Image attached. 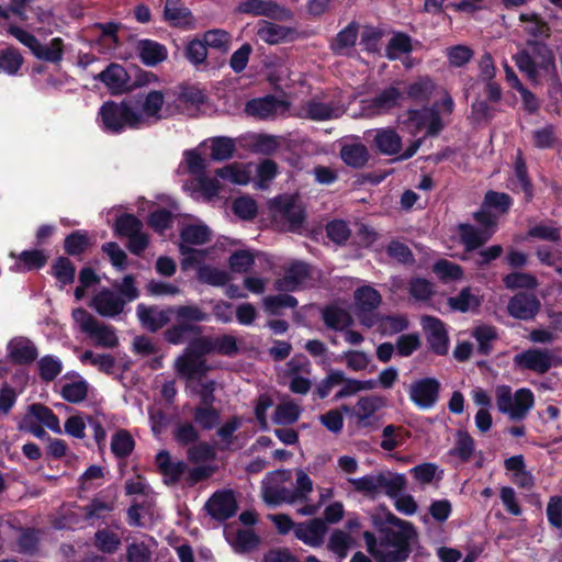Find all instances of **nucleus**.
Returning a JSON list of instances; mask_svg holds the SVG:
<instances>
[{
	"label": "nucleus",
	"mask_w": 562,
	"mask_h": 562,
	"mask_svg": "<svg viewBox=\"0 0 562 562\" xmlns=\"http://www.w3.org/2000/svg\"><path fill=\"white\" fill-rule=\"evenodd\" d=\"M372 525L376 533L363 532L368 553L376 562H404L417 542L418 535L412 522L400 519L391 512L373 514Z\"/></svg>",
	"instance_id": "nucleus-1"
},
{
	"label": "nucleus",
	"mask_w": 562,
	"mask_h": 562,
	"mask_svg": "<svg viewBox=\"0 0 562 562\" xmlns=\"http://www.w3.org/2000/svg\"><path fill=\"white\" fill-rule=\"evenodd\" d=\"M180 167L186 168L187 172L196 178L205 173L207 160L199 153L198 149H191L184 151Z\"/></svg>",
	"instance_id": "nucleus-52"
},
{
	"label": "nucleus",
	"mask_w": 562,
	"mask_h": 562,
	"mask_svg": "<svg viewBox=\"0 0 562 562\" xmlns=\"http://www.w3.org/2000/svg\"><path fill=\"white\" fill-rule=\"evenodd\" d=\"M30 415L53 432L61 434L59 419L50 408L42 404H33L30 406Z\"/></svg>",
	"instance_id": "nucleus-45"
},
{
	"label": "nucleus",
	"mask_w": 562,
	"mask_h": 562,
	"mask_svg": "<svg viewBox=\"0 0 562 562\" xmlns=\"http://www.w3.org/2000/svg\"><path fill=\"white\" fill-rule=\"evenodd\" d=\"M380 303V293L371 286H362L355 292L356 314L363 326H375L374 311Z\"/></svg>",
	"instance_id": "nucleus-15"
},
{
	"label": "nucleus",
	"mask_w": 562,
	"mask_h": 562,
	"mask_svg": "<svg viewBox=\"0 0 562 562\" xmlns=\"http://www.w3.org/2000/svg\"><path fill=\"white\" fill-rule=\"evenodd\" d=\"M325 370L327 371V375L318 383L316 387V394L319 398L327 397L335 386L341 384L345 381L344 371L335 370L330 367Z\"/></svg>",
	"instance_id": "nucleus-57"
},
{
	"label": "nucleus",
	"mask_w": 562,
	"mask_h": 562,
	"mask_svg": "<svg viewBox=\"0 0 562 562\" xmlns=\"http://www.w3.org/2000/svg\"><path fill=\"white\" fill-rule=\"evenodd\" d=\"M10 256L15 259L14 263L10 267V271L16 273L41 269L47 261L46 255L37 249L24 250L18 256L12 252Z\"/></svg>",
	"instance_id": "nucleus-31"
},
{
	"label": "nucleus",
	"mask_w": 562,
	"mask_h": 562,
	"mask_svg": "<svg viewBox=\"0 0 562 562\" xmlns=\"http://www.w3.org/2000/svg\"><path fill=\"white\" fill-rule=\"evenodd\" d=\"M271 207L285 218L292 226H299L304 218L302 207L291 195H280L271 201Z\"/></svg>",
	"instance_id": "nucleus-30"
},
{
	"label": "nucleus",
	"mask_w": 562,
	"mask_h": 562,
	"mask_svg": "<svg viewBox=\"0 0 562 562\" xmlns=\"http://www.w3.org/2000/svg\"><path fill=\"white\" fill-rule=\"evenodd\" d=\"M95 79L104 83L113 93H119L127 87L130 77L123 66L112 63L99 72Z\"/></svg>",
	"instance_id": "nucleus-29"
},
{
	"label": "nucleus",
	"mask_w": 562,
	"mask_h": 562,
	"mask_svg": "<svg viewBox=\"0 0 562 562\" xmlns=\"http://www.w3.org/2000/svg\"><path fill=\"white\" fill-rule=\"evenodd\" d=\"M210 235V228L202 223L189 224L182 228L180 234V252L182 255L181 267L183 270L198 266L204 260L205 252L193 249L192 246L207 243Z\"/></svg>",
	"instance_id": "nucleus-8"
},
{
	"label": "nucleus",
	"mask_w": 562,
	"mask_h": 562,
	"mask_svg": "<svg viewBox=\"0 0 562 562\" xmlns=\"http://www.w3.org/2000/svg\"><path fill=\"white\" fill-rule=\"evenodd\" d=\"M422 326L431 350L437 355H445L449 347L445 324L434 316H424L422 318Z\"/></svg>",
	"instance_id": "nucleus-19"
},
{
	"label": "nucleus",
	"mask_w": 562,
	"mask_h": 562,
	"mask_svg": "<svg viewBox=\"0 0 562 562\" xmlns=\"http://www.w3.org/2000/svg\"><path fill=\"white\" fill-rule=\"evenodd\" d=\"M136 52L140 61L148 67H155L168 57L165 45L148 38L139 40L136 43Z\"/></svg>",
	"instance_id": "nucleus-26"
},
{
	"label": "nucleus",
	"mask_w": 562,
	"mask_h": 562,
	"mask_svg": "<svg viewBox=\"0 0 562 562\" xmlns=\"http://www.w3.org/2000/svg\"><path fill=\"white\" fill-rule=\"evenodd\" d=\"M286 103L273 95L252 99L245 106L248 115L260 120L274 119L286 112Z\"/></svg>",
	"instance_id": "nucleus-18"
},
{
	"label": "nucleus",
	"mask_w": 562,
	"mask_h": 562,
	"mask_svg": "<svg viewBox=\"0 0 562 562\" xmlns=\"http://www.w3.org/2000/svg\"><path fill=\"white\" fill-rule=\"evenodd\" d=\"M198 279L210 285L222 286L229 281V274L225 270H221L218 268L200 266L198 268Z\"/></svg>",
	"instance_id": "nucleus-56"
},
{
	"label": "nucleus",
	"mask_w": 562,
	"mask_h": 562,
	"mask_svg": "<svg viewBox=\"0 0 562 562\" xmlns=\"http://www.w3.org/2000/svg\"><path fill=\"white\" fill-rule=\"evenodd\" d=\"M510 188L513 190H522L527 198H531V184L527 176L525 161L519 154L515 161L514 177L510 179Z\"/></svg>",
	"instance_id": "nucleus-54"
},
{
	"label": "nucleus",
	"mask_w": 562,
	"mask_h": 562,
	"mask_svg": "<svg viewBox=\"0 0 562 562\" xmlns=\"http://www.w3.org/2000/svg\"><path fill=\"white\" fill-rule=\"evenodd\" d=\"M495 396L497 409L512 420L524 419L535 404L532 392L526 387L513 393L508 385H498Z\"/></svg>",
	"instance_id": "nucleus-7"
},
{
	"label": "nucleus",
	"mask_w": 562,
	"mask_h": 562,
	"mask_svg": "<svg viewBox=\"0 0 562 562\" xmlns=\"http://www.w3.org/2000/svg\"><path fill=\"white\" fill-rule=\"evenodd\" d=\"M311 373V363L308 359L303 355H295L291 360H289L284 367L281 369V376L283 379L290 378L297 374L310 375Z\"/></svg>",
	"instance_id": "nucleus-63"
},
{
	"label": "nucleus",
	"mask_w": 562,
	"mask_h": 562,
	"mask_svg": "<svg viewBox=\"0 0 562 562\" xmlns=\"http://www.w3.org/2000/svg\"><path fill=\"white\" fill-rule=\"evenodd\" d=\"M165 20L175 27L194 29L195 19L191 11L180 0H166L164 8Z\"/></svg>",
	"instance_id": "nucleus-23"
},
{
	"label": "nucleus",
	"mask_w": 562,
	"mask_h": 562,
	"mask_svg": "<svg viewBox=\"0 0 562 562\" xmlns=\"http://www.w3.org/2000/svg\"><path fill=\"white\" fill-rule=\"evenodd\" d=\"M134 449V440L126 430H119L114 434L111 441V450L117 458H125Z\"/></svg>",
	"instance_id": "nucleus-60"
},
{
	"label": "nucleus",
	"mask_w": 562,
	"mask_h": 562,
	"mask_svg": "<svg viewBox=\"0 0 562 562\" xmlns=\"http://www.w3.org/2000/svg\"><path fill=\"white\" fill-rule=\"evenodd\" d=\"M61 396L70 403H79L83 401L88 394V384L85 380L79 379L61 386Z\"/></svg>",
	"instance_id": "nucleus-59"
},
{
	"label": "nucleus",
	"mask_w": 562,
	"mask_h": 562,
	"mask_svg": "<svg viewBox=\"0 0 562 562\" xmlns=\"http://www.w3.org/2000/svg\"><path fill=\"white\" fill-rule=\"evenodd\" d=\"M188 392L191 395H198L201 400L200 406L212 405L215 401V382L213 380L188 383Z\"/></svg>",
	"instance_id": "nucleus-49"
},
{
	"label": "nucleus",
	"mask_w": 562,
	"mask_h": 562,
	"mask_svg": "<svg viewBox=\"0 0 562 562\" xmlns=\"http://www.w3.org/2000/svg\"><path fill=\"white\" fill-rule=\"evenodd\" d=\"M136 314L142 325L150 330L156 331L162 328L172 317L171 307L158 308L155 306L147 307L144 304H138Z\"/></svg>",
	"instance_id": "nucleus-24"
},
{
	"label": "nucleus",
	"mask_w": 562,
	"mask_h": 562,
	"mask_svg": "<svg viewBox=\"0 0 562 562\" xmlns=\"http://www.w3.org/2000/svg\"><path fill=\"white\" fill-rule=\"evenodd\" d=\"M304 111L307 117L315 121H326L340 116L344 113L342 106L319 101H310L305 104Z\"/></svg>",
	"instance_id": "nucleus-35"
},
{
	"label": "nucleus",
	"mask_w": 562,
	"mask_h": 562,
	"mask_svg": "<svg viewBox=\"0 0 562 562\" xmlns=\"http://www.w3.org/2000/svg\"><path fill=\"white\" fill-rule=\"evenodd\" d=\"M40 375L45 381H53L63 370V363L59 358L55 356H44L38 360Z\"/></svg>",
	"instance_id": "nucleus-64"
},
{
	"label": "nucleus",
	"mask_w": 562,
	"mask_h": 562,
	"mask_svg": "<svg viewBox=\"0 0 562 562\" xmlns=\"http://www.w3.org/2000/svg\"><path fill=\"white\" fill-rule=\"evenodd\" d=\"M240 13L262 15L277 21H289L293 18L291 10L273 0H245L237 7Z\"/></svg>",
	"instance_id": "nucleus-16"
},
{
	"label": "nucleus",
	"mask_w": 562,
	"mask_h": 562,
	"mask_svg": "<svg viewBox=\"0 0 562 562\" xmlns=\"http://www.w3.org/2000/svg\"><path fill=\"white\" fill-rule=\"evenodd\" d=\"M87 424L93 431V438L98 446L105 443L108 429L114 426L113 418L104 413L97 412L87 418Z\"/></svg>",
	"instance_id": "nucleus-40"
},
{
	"label": "nucleus",
	"mask_w": 562,
	"mask_h": 562,
	"mask_svg": "<svg viewBox=\"0 0 562 562\" xmlns=\"http://www.w3.org/2000/svg\"><path fill=\"white\" fill-rule=\"evenodd\" d=\"M156 463L165 477V482L168 484L179 481L187 470L186 462L173 461L166 450L157 453Z\"/></svg>",
	"instance_id": "nucleus-32"
},
{
	"label": "nucleus",
	"mask_w": 562,
	"mask_h": 562,
	"mask_svg": "<svg viewBox=\"0 0 562 562\" xmlns=\"http://www.w3.org/2000/svg\"><path fill=\"white\" fill-rule=\"evenodd\" d=\"M255 172V165L248 162H232L217 169L216 176L225 181L237 186L248 184Z\"/></svg>",
	"instance_id": "nucleus-27"
},
{
	"label": "nucleus",
	"mask_w": 562,
	"mask_h": 562,
	"mask_svg": "<svg viewBox=\"0 0 562 562\" xmlns=\"http://www.w3.org/2000/svg\"><path fill=\"white\" fill-rule=\"evenodd\" d=\"M403 99V93L398 88L391 86L382 90L372 99L362 101V112L367 116L382 115L395 108Z\"/></svg>",
	"instance_id": "nucleus-17"
},
{
	"label": "nucleus",
	"mask_w": 562,
	"mask_h": 562,
	"mask_svg": "<svg viewBox=\"0 0 562 562\" xmlns=\"http://www.w3.org/2000/svg\"><path fill=\"white\" fill-rule=\"evenodd\" d=\"M308 277V266L303 262H293L285 270L283 278L276 281L278 291L293 292L297 290Z\"/></svg>",
	"instance_id": "nucleus-28"
},
{
	"label": "nucleus",
	"mask_w": 562,
	"mask_h": 562,
	"mask_svg": "<svg viewBox=\"0 0 562 562\" xmlns=\"http://www.w3.org/2000/svg\"><path fill=\"white\" fill-rule=\"evenodd\" d=\"M99 115L102 122V130L108 133L119 134L125 128H134L127 102H105L100 108Z\"/></svg>",
	"instance_id": "nucleus-10"
},
{
	"label": "nucleus",
	"mask_w": 562,
	"mask_h": 562,
	"mask_svg": "<svg viewBox=\"0 0 562 562\" xmlns=\"http://www.w3.org/2000/svg\"><path fill=\"white\" fill-rule=\"evenodd\" d=\"M33 55L45 61L58 63L63 58V41L59 37H55L45 45L40 42Z\"/></svg>",
	"instance_id": "nucleus-48"
},
{
	"label": "nucleus",
	"mask_w": 562,
	"mask_h": 562,
	"mask_svg": "<svg viewBox=\"0 0 562 562\" xmlns=\"http://www.w3.org/2000/svg\"><path fill=\"white\" fill-rule=\"evenodd\" d=\"M81 361L97 367L104 373H112L115 368V360L108 353H95L87 350L81 355Z\"/></svg>",
	"instance_id": "nucleus-61"
},
{
	"label": "nucleus",
	"mask_w": 562,
	"mask_h": 562,
	"mask_svg": "<svg viewBox=\"0 0 562 562\" xmlns=\"http://www.w3.org/2000/svg\"><path fill=\"white\" fill-rule=\"evenodd\" d=\"M514 362L521 369L544 373L550 368L560 366L562 360L551 350L532 348L517 353Z\"/></svg>",
	"instance_id": "nucleus-12"
},
{
	"label": "nucleus",
	"mask_w": 562,
	"mask_h": 562,
	"mask_svg": "<svg viewBox=\"0 0 562 562\" xmlns=\"http://www.w3.org/2000/svg\"><path fill=\"white\" fill-rule=\"evenodd\" d=\"M313 486L314 484L311 477L303 470H297L293 488L285 487L278 483H266L262 487V497L268 505L272 506L282 503H305L313 492Z\"/></svg>",
	"instance_id": "nucleus-4"
},
{
	"label": "nucleus",
	"mask_w": 562,
	"mask_h": 562,
	"mask_svg": "<svg viewBox=\"0 0 562 562\" xmlns=\"http://www.w3.org/2000/svg\"><path fill=\"white\" fill-rule=\"evenodd\" d=\"M340 156L348 166L353 168H360L368 161V150L362 144L345 145Z\"/></svg>",
	"instance_id": "nucleus-47"
},
{
	"label": "nucleus",
	"mask_w": 562,
	"mask_h": 562,
	"mask_svg": "<svg viewBox=\"0 0 562 562\" xmlns=\"http://www.w3.org/2000/svg\"><path fill=\"white\" fill-rule=\"evenodd\" d=\"M115 234L121 237H131L143 228L142 222L134 215L123 214L115 222Z\"/></svg>",
	"instance_id": "nucleus-62"
},
{
	"label": "nucleus",
	"mask_w": 562,
	"mask_h": 562,
	"mask_svg": "<svg viewBox=\"0 0 562 562\" xmlns=\"http://www.w3.org/2000/svg\"><path fill=\"white\" fill-rule=\"evenodd\" d=\"M172 317L177 323L190 324L209 319V315L196 305L171 306Z\"/></svg>",
	"instance_id": "nucleus-42"
},
{
	"label": "nucleus",
	"mask_w": 562,
	"mask_h": 562,
	"mask_svg": "<svg viewBox=\"0 0 562 562\" xmlns=\"http://www.w3.org/2000/svg\"><path fill=\"white\" fill-rule=\"evenodd\" d=\"M353 488L367 496L375 497L381 494L396 496L405 488L406 480L403 474L380 472L361 477L349 479Z\"/></svg>",
	"instance_id": "nucleus-5"
},
{
	"label": "nucleus",
	"mask_w": 562,
	"mask_h": 562,
	"mask_svg": "<svg viewBox=\"0 0 562 562\" xmlns=\"http://www.w3.org/2000/svg\"><path fill=\"white\" fill-rule=\"evenodd\" d=\"M304 349L316 360V363L323 369L331 367L334 361L333 352H330L327 346L317 339L307 340L304 345Z\"/></svg>",
	"instance_id": "nucleus-46"
},
{
	"label": "nucleus",
	"mask_w": 562,
	"mask_h": 562,
	"mask_svg": "<svg viewBox=\"0 0 562 562\" xmlns=\"http://www.w3.org/2000/svg\"><path fill=\"white\" fill-rule=\"evenodd\" d=\"M138 295L134 277L127 274L121 282H114L112 289L101 288L92 296L89 306L102 317L116 318L124 312L126 304Z\"/></svg>",
	"instance_id": "nucleus-3"
},
{
	"label": "nucleus",
	"mask_w": 562,
	"mask_h": 562,
	"mask_svg": "<svg viewBox=\"0 0 562 562\" xmlns=\"http://www.w3.org/2000/svg\"><path fill=\"white\" fill-rule=\"evenodd\" d=\"M184 189L190 191L195 199L203 198L210 200L217 195L220 186L216 178H210L203 173L192 181L187 182Z\"/></svg>",
	"instance_id": "nucleus-33"
},
{
	"label": "nucleus",
	"mask_w": 562,
	"mask_h": 562,
	"mask_svg": "<svg viewBox=\"0 0 562 562\" xmlns=\"http://www.w3.org/2000/svg\"><path fill=\"white\" fill-rule=\"evenodd\" d=\"M203 144H209L211 149L210 156L215 161L228 160L233 157L236 149L235 140L226 136L212 137Z\"/></svg>",
	"instance_id": "nucleus-37"
},
{
	"label": "nucleus",
	"mask_w": 562,
	"mask_h": 562,
	"mask_svg": "<svg viewBox=\"0 0 562 562\" xmlns=\"http://www.w3.org/2000/svg\"><path fill=\"white\" fill-rule=\"evenodd\" d=\"M327 527L324 520L314 518L294 527L295 537L310 547H319L324 542Z\"/></svg>",
	"instance_id": "nucleus-22"
},
{
	"label": "nucleus",
	"mask_w": 562,
	"mask_h": 562,
	"mask_svg": "<svg viewBox=\"0 0 562 562\" xmlns=\"http://www.w3.org/2000/svg\"><path fill=\"white\" fill-rule=\"evenodd\" d=\"M175 369L179 376L187 380L188 383L199 379L209 370L206 362L203 358L188 351L177 358Z\"/></svg>",
	"instance_id": "nucleus-21"
},
{
	"label": "nucleus",
	"mask_w": 562,
	"mask_h": 562,
	"mask_svg": "<svg viewBox=\"0 0 562 562\" xmlns=\"http://www.w3.org/2000/svg\"><path fill=\"white\" fill-rule=\"evenodd\" d=\"M351 537L341 530H335L328 540V549L338 558L345 559L351 546Z\"/></svg>",
	"instance_id": "nucleus-58"
},
{
	"label": "nucleus",
	"mask_w": 562,
	"mask_h": 562,
	"mask_svg": "<svg viewBox=\"0 0 562 562\" xmlns=\"http://www.w3.org/2000/svg\"><path fill=\"white\" fill-rule=\"evenodd\" d=\"M193 417L194 422L205 430H211L220 424V412L212 405L198 406Z\"/></svg>",
	"instance_id": "nucleus-51"
},
{
	"label": "nucleus",
	"mask_w": 562,
	"mask_h": 562,
	"mask_svg": "<svg viewBox=\"0 0 562 562\" xmlns=\"http://www.w3.org/2000/svg\"><path fill=\"white\" fill-rule=\"evenodd\" d=\"M205 508L213 518L223 521L236 514L237 504L232 491H221L213 494Z\"/></svg>",
	"instance_id": "nucleus-20"
},
{
	"label": "nucleus",
	"mask_w": 562,
	"mask_h": 562,
	"mask_svg": "<svg viewBox=\"0 0 562 562\" xmlns=\"http://www.w3.org/2000/svg\"><path fill=\"white\" fill-rule=\"evenodd\" d=\"M38 357L36 344L23 335L13 336L5 344L7 366L13 364L26 367L32 364Z\"/></svg>",
	"instance_id": "nucleus-11"
},
{
	"label": "nucleus",
	"mask_w": 562,
	"mask_h": 562,
	"mask_svg": "<svg viewBox=\"0 0 562 562\" xmlns=\"http://www.w3.org/2000/svg\"><path fill=\"white\" fill-rule=\"evenodd\" d=\"M98 346L105 348H114L119 344L115 329L111 325L98 323L89 335Z\"/></svg>",
	"instance_id": "nucleus-55"
},
{
	"label": "nucleus",
	"mask_w": 562,
	"mask_h": 562,
	"mask_svg": "<svg viewBox=\"0 0 562 562\" xmlns=\"http://www.w3.org/2000/svg\"><path fill=\"white\" fill-rule=\"evenodd\" d=\"M440 382L436 378H422L411 383L409 400L419 409L432 408L439 398Z\"/></svg>",
	"instance_id": "nucleus-14"
},
{
	"label": "nucleus",
	"mask_w": 562,
	"mask_h": 562,
	"mask_svg": "<svg viewBox=\"0 0 562 562\" xmlns=\"http://www.w3.org/2000/svg\"><path fill=\"white\" fill-rule=\"evenodd\" d=\"M385 406V400L378 395H367L358 400L353 406L344 405L342 411L359 428L372 427L378 422L376 413Z\"/></svg>",
	"instance_id": "nucleus-9"
},
{
	"label": "nucleus",
	"mask_w": 562,
	"mask_h": 562,
	"mask_svg": "<svg viewBox=\"0 0 562 562\" xmlns=\"http://www.w3.org/2000/svg\"><path fill=\"white\" fill-rule=\"evenodd\" d=\"M376 148L384 155H395L400 151L402 139L400 135L391 128L378 130L374 135Z\"/></svg>",
	"instance_id": "nucleus-39"
},
{
	"label": "nucleus",
	"mask_w": 562,
	"mask_h": 562,
	"mask_svg": "<svg viewBox=\"0 0 562 562\" xmlns=\"http://www.w3.org/2000/svg\"><path fill=\"white\" fill-rule=\"evenodd\" d=\"M480 304V295L471 288H464L457 296L449 299V306L462 313L474 311Z\"/></svg>",
	"instance_id": "nucleus-41"
},
{
	"label": "nucleus",
	"mask_w": 562,
	"mask_h": 562,
	"mask_svg": "<svg viewBox=\"0 0 562 562\" xmlns=\"http://www.w3.org/2000/svg\"><path fill=\"white\" fill-rule=\"evenodd\" d=\"M134 128H144L162 120L165 95L161 91L150 90L127 102Z\"/></svg>",
	"instance_id": "nucleus-6"
},
{
	"label": "nucleus",
	"mask_w": 562,
	"mask_h": 562,
	"mask_svg": "<svg viewBox=\"0 0 562 562\" xmlns=\"http://www.w3.org/2000/svg\"><path fill=\"white\" fill-rule=\"evenodd\" d=\"M302 414V407L292 400H285L276 406L272 422L277 425H292Z\"/></svg>",
	"instance_id": "nucleus-38"
},
{
	"label": "nucleus",
	"mask_w": 562,
	"mask_h": 562,
	"mask_svg": "<svg viewBox=\"0 0 562 562\" xmlns=\"http://www.w3.org/2000/svg\"><path fill=\"white\" fill-rule=\"evenodd\" d=\"M291 32L292 30L290 27L274 24L266 20L259 21L257 25L258 38L270 45L284 41Z\"/></svg>",
	"instance_id": "nucleus-34"
},
{
	"label": "nucleus",
	"mask_w": 562,
	"mask_h": 562,
	"mask_svg": "<svg viewBox=\"0 0 562 562\" xmlns=\"http://www.w3.org/2000/svg\"><path fill=\"white\" fill-rule=\"evenodd\" d=\"M227 541L237 552H249L257 548L258 537L249 529L238 530L235 535H228Z\"/></svg>",
	"instance_id": "nucleus-44"
},
{
	"label": "nucleus",
	"mask_w": 562,
	"mask_h": 562,
	"mask_svg": "<svg viewBox=\"0 0 562 562\" xmlns=\"http://www.w3.org/2000/svg\"><path fill=\"white\" fill-rule=\"evenodd\" d=\"M358 37V24L351 22L345 29H342L331 43V48L336 54L342 55L351 48Z\"/></svg>",
	"instance_id": "nucleus-43"
},
{
	"label": "nucleus",
	"mask_w": 562,
	"mask_h": 562,
	"mask_svg": "<svg viewBox=\"0 0 562 562\" xmlns=\"http://www.w3.org/2000/svg\"><path fill=\"white\" fill-rule=\"evenodd\" d=\"M23 64V57L18 49L9 47L0 53V71L15 76Z\"/></svg>",
	"instance_id": "nucleus-50"
},
{
	"label": "nucleus",
	"mask_w": 562,
	"mask_h": 562,
	"mask_svg": "<svg viewBox=\"0 0 562 562\" xmlns=\"http://www.w3.org/2000/svg\"><path fill=\"white\" fill-rule=\"evenodd\" d=\"M540 302L533 294L518 293L508 303V313L518 319L528 321L536 316Z\"/></svg>",
	"instance_id": "nucleus-25"
},
{
	"label": "nucleus",
	"mask_w": 562,
	"mask_h": 562,
	"mask_svg": "<svg viewBox=\"0 0 562 562\" xmlns=\"http://www.w3.org/2000/svg\"><path fill=\"white\" fill-rule=\"evenodd\" d=\"M401 122L413 133L426 131L429 136L437 135L443 127L441 116L435 108L409 110Z\"/></svg>",
	"instance_id": "nucleus-13"
},
{
	"label": "nucleus",
	"mask_w": 562,
	"mask_h": 562,
	"mask_svg": "<svg viewBox=\"0 0 562 562\" xmlns=\"http://www.w3.org/2000/svg\"><path fill=\"white\" fill-rule=\"evenodd\" d=\"M322 317L325 325L335 330H344L352 323L349 312L336 304L325 307Z\"/></svg>",
	"instance_id": "nucleus-36"
},
{
	"label": "nucleus",
	"mask_w": 562,
	"mask_h": 562,
	"mask_svg": "<svg viewBox=\"0 0 562 562\" xmlns=\"http://www.w3.org/2000/svg\"><path fill=\"white\" fill-rule=\"evenodd\" d=\"M375 325L383 335H394L405 330L408 327V321L404 315H391L378 318Z\"/></svg>",
	"instance_id": "nucleus-53"
},
{
	"label": "nucleus",
	"mask_w": 562,
	"mask_h": 562,
	"mask_svg": "<svg viewBox=\"0 0 562 562\" xmlns=\"http://www.w3.org/2000/svg\"><path fill=\"white\" fill-rule=\"evenodd\" d=\"M513 204L512 198L507 193L488 191L484 196L481 210L474 213V218L479 226L461 224L459 234L462 244L467 250H473L486 243L496 232L498 214L506 213Z\"/></svg>",
	"instance_id": "nucleus-2"
}]
</instances>
